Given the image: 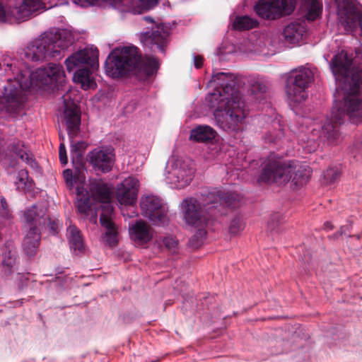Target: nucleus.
Segmentation results:
<instances>
[{
  "mask_svg": "<svg viewBox=\"0 0 362 362\" xmlns=\"http://www.w3.org/2000/svg\"><path fill=\"white\" fill-rule=\"evenodd\" d=\"M302 9L308 21H315L322 12V4L317 0H304Z\"/></svg>",
  "mask_w": 362,
  "mask_h": 362,
  "instance_id": "28",
  "label": "nucleus"
},
{
  "mask_svg": "<svg viewBox=\"0 0 362 362\" xmlns=\"http://www.w3.org/2000/svg\"><path fill=\"white\" fill-rule=\"evenodd\" d=\"M216 132L208 125H199L190 132L189 139L197 142H208L216 136Z\"/></svg>",
  "mask_w": 362,
  "mask_h": 362,
  "instance_id": "23",
  "label": "nucleus"
},
{
  "mask_svg": "<svg viewBox=\"0 0 362 362\" xmlns=\"http://www.w3.org/2000/svg\"><path fill=\"white\" fill-rule=\"evenodd\" d=\"M29 80L21 74V78L9 79L4 86L0 97V114L16 115L23 103V92L30 88H41L53 83L62 84L65 73L61 65L50 63L48 67L39 68L29 75Z\"/></svg>",
  "mask_w": 362,
  "mask_h": 362,
  "instance_id": "3",
  "label": "nucleus"
},
{
  "mask_svg": "<svg viewBox=\"0 0 362 362\" xmlns=\"http://www.w3.org/2000/svg\"><path fill=\"white\" fill-rule=\"evenodd\" d=\"M77 201H76V207L78 211L83 215L84 216H87L89 215L90 211H92V201L90 196L86 194H83L80 192L79 188H77Z\"/></svg>",
  "mask_w": 362,
  "mask_h": 362,
  "instance_id": "29",
  "label": "nucleus"
},
{
  "mask_svg": "<svg viewBox=\"0 0 362 362\" xmlns=\"http://www.w3.org/2000/svg\"><path fill=\"white\" fill-rule=\"evenodd\" d=\"M305 33V28L302 24L291 23L284 28V35L288 42L297 43L302 39Z\"/></svg>",
  "mask_w": 362,
  "mask_h": 362,
  "instance_id": "24",
  "label": "nucleus"
},
{
  "mask_svg": "<svg viewBox=\"0 0 362 362\" xmlns=\"http://www.w3.org/2000/svg\"><path fill=\"white\" fill-rule=\"evenodd\" d=\"M333 228H334V226L329 221H326L324 223V228L326 229V230H332V229H333Z\"/></svg>",
  "mask_w": 362,
  "mask_h": 362,
  "instance_id": "48",
  "label": "nucleus"
},
{
  "mask_svg": "<svg viewBox=\"0 0 362 362\" xmlns=\"http://www.w3.org/2000/svg\"><path fill=\"white\" fill-rule=\"evenodd\" d=\"M350 153L356 158L357 155L362 154V137L356 140L349 148Z\"/></svg>",
  "mask_w": 362,
  "mask_h": 362,
  "instance_id": "40",
  "label": "nucleus"
},
{
  "mask_svg": "<svg viewBox=\"0 0 362 362\" xmlns=\"http://www.w3.org/2000/svg\"><path fill=\"white\" fill-rule=\"evenodd\" d=\"M296 0H261L255 6L257 14L262 18L274 20L290 15L294 11Z\"/></svg>",
  "mask_w": 362,
  "mask_h": 362,
  "instance_id": "13",
  "label": "nucleus"
},
{
  "mask_svg": "<svg viewBox=\"0 0 362 362\" xmlns=\"http://www.w3.org/2000/svg\"><path fill=\"white\" fill-rule=\"evenodd\" d=\"M163 243L166 250L170 254H175L177 252V240L173 236H166L163 239Z\"/></svg>",
  "mask_w": 362,
  "mask_h": 362,
  "instance_id": "37",
  "label": "nucleus"
},
{
  "mask_svg": "<svg viewBox=\"0 0 362 362\" xmlns=\"http://www.w3.org/2000/svg\"><path fill=\"white\" fill-rule=\"evenodd\" d=\"M245 227L243 217L240 215H235L231 220L229 226V233L233 235H237L240 231L243 230Z\"/></svg>",
  "mask_w": 362,
  "mask_h": 362,
  "instance_id": "34",
  "label": "nucleus"
},
{
  "mask_svg": "<svg viewBox=\"0 0 362 362\" xmlns=\"http://www.w3.org/2000/svg\"><path fill=\"white\" fill-rule=\"evenodd\" d=\"M75 91L69 90L63 96L64 105V119L67 133L71 141V155L72 163L76 168L83 169V155L88 144L85 141L74 142V138L78 134L81 126V111L72 99Z\"/></svg>",
  "mask_w": 362,
  "mask_h": 362,
  "instance_id": "7",
  "label": "nucleus"
},
{
  "mask_svg": "<svg viewBox=\"0 0 362 362\" xmlns=\"http://www.w3.org/2000/svg\"><path fill=\"white\" fill-rule=\"evenodd\" d=\"M310 177V169L305 166L295 161L286 162L270 157L264 163L258 182L281 185L291 180L296 185H302L308 181Z\"/></svg>",
  "mask_w": 362,
  "mask_h": 362,
  "instance_id": "5",
  "label": "nucleus"
},
{
  "mask_svg": "<svg viewBox=\"0 0 362 362\" xmlns=\"http://www.w3.org/2000/svg\"><path fill=\"white\" fill-rule=\"evenodd\" d=\"M65 64L69 72L82 64H87L94 70L98 67V51L96 48L79 50L68 57Z\"/></svg>",
  "mask_w": 362,
  "mask_h": 362,
  "instance_id": "18",
  "label": "nucleus"
},
{
  "mask_svg": "<svg viewBox=\"0 0 362 362\" xmlns=\"http://www.w3.org/2000/svg\"><path fill=\"white\" fill-rule=\"evenodd\" d=\"M90 219H91V221H92L93 223H96V221H97V216H96V214H95L94 216H91V218H90Z\"/></svg>",
  "mask_w": 362,
  "mask_h": 362,
  "instance_id": "52",
  "label": "nucleus"
},
{
  "mask_svg": "<svg viewBox=\"0 0 362 362\" xmlns=\"http://www.w3.org/2000/svg\"><path fill=\"white\" fill-rule=\"evenodd\" d=\"M141 214L153 225L163 226L168 223V207L163 199L155 195H146L141 198Z\"/></svg>",
  "mask_w": 362,
  "mask_h": 362,
  "instance_id": "12",
  "label": "nucleus"
},
{
  "mask_svg": "<svg viewBox=\"0 0 362 362\" xmlns=\"http://www.w3.org/2000/svg\"><path fill=\"white\" fill-rule=\"evenodd\" d=\"M129 234L134 242L139 245L148 243L153 238L151 227L144 221H137L129 228Z\"/></svg>",
  "mask_w": 362,
  "mask_h": 362,
  "instance_id": "21",
  "label": "nucleus"
},
{
  "mask_svg": "<svg viewBox=\"0 0 362 362\" xmlns=\"http://www.w3.org/2000/svg\"><path fill=\"white\" fill-rule=\"evenodd\" d=\"M13 151L16 155L17 157L20 158L23 161H25L28 163H32L33 159L30 158L27 152L24 150L19 148V145L18 146H15L13 148Z\"/></svg>",
  "mask_w": 362,
  "mask_h": 362,
  "instance_id": "39",
  "label": "nucleus"
},
{
  "mask_svg": "<svg viewBox=\"0 0 362 362\" xmlns=\"http://www.w3.org/2000/svg\"><path fill=\"white\" fill-rule=\"evenodd\" d=\"M314 81L312 69L300 66L292 70L287 80L286 93L291 100L301 103L308 98L306 89Z\"/></svg>",
  "mask_w": 362,
  "mask_h": 362,
  "instance_id": "11",
  "label": "nucleus"
},
{
  "mask_svg": "<svg viewBox=\"0 0 362 362\" xmlns=\"http://www.w3.org/2000/svg\"><path fill=\"white\" fill-rule=\"evenodd\" d=\"M92 199L98 202L97 208L101 210L100 223L103 228L102 240L111 247L118 243V228L112 220L113 206L111 202L112 192L106 184L97 183L91 187Z\"/></svg>",
  "mask_w": 362,
  "mask_h": 362,
  "instance_id": "8",
  "label": "nucleus"
},
{
  "mask_svg": "<svg viewBox=\"0 0 362 362\" xmlns=\"http://www.w3.org/2000/svg\"><path fill=\"white\" fill-rule=\"evenodd\" d=\"M138 191V180L129 177L117 186L116 190L117 201L122 205H134L137 199Z\"/></svg>",
  "mask_w": 362,
  "mask_h": 362,
  "instance_id": "19",
  "label": "nucleus"
},
{
  "mask_svg": "<svg viewBox=\"0 0 362 362\" xmlns=\"http://www.w3.org/2000/svg\"><path fill=\"white\" fill-rule=\"evenodd\" d=\"M40 240V232L38 227H30L23 240V249L28 256L35 255Z\"/></svg>",
  "mask_w": 362,
  "mask_h": 362,
  "instance_id": "22",
  "label": "nucleus"
},
{
  "mask_svg": "<svg viewBox=\"0 0 362 362\" xmlns=\"http://www.w3.org/2000/svg\"><path fill=\"white\" fill-rule=\"evenodd\" d=\"M216 88L208 96L211 107H216L214 115L216 124L229 134H235L243 128L247 110L242 95L235 88V77L219 72L213 75Z\"/></svg>",
  "mask_w": 362,
  "mask_h": 362,
  "instance_id": "2",
  "label": "nucleus"
},
{
  "mask_svg": "<svg viewBox=\"0 0 362 362\" xmlns=\"http://www.w3.org/2000/svg\"><path fill=\"white\" fill-rule=\"evenodd\" d=\"M258 23L256 20L247 16L237 17L233 23V27L238 30H250L255 28Z\"/></svg>",
  "mask_w": 362,
  "mask_h": 362,
  "instance_id": "31",
  "label": "nucleus"
},
{
  "mask_svg": "<svg viewBox=\"0 0 362 362\" xmlns=\"http://www.w3.org/2000/svg\"><path fill=\"white\" fill-rule=\"evenodd\" d=\"M198 230L195 234L189 239V245L192 248L197 249L199 247L206 236V230L205 228H197Z\"/></svg>",
  "mask_w": 362,
  "mask_h": 362,
  "instance_id": "32",
  "label": "nucleus"
},
{
  "mask_svg": "<svg viewBox=\"0 0 362 362\" xmlns=\"http://www.w3.org/2000/svg\"><path fill=\"white\" fill-rule=\"evenodd\" d=\"M2 66H6L7 68H11V64H5V63H4L2 64L1 62H0V70L2 69Z\"/></svg>",
  "mask_w": 362,
  "mask_h": 362,
  "instance_id": "50",
  "label": "nucleus"
},
{
  "mask_svg": "<svg viewBox=\"0 0 362 362\" xmlns=\"http://www.w3.org/2000/svg\"><path fill=\"white\" fill-rule=\"evenodd\" d=\"M47 209L43 207L39 208L33 205L31 208L26 210L24 213V217L28 223H30V227L41 226L42 221L45 218Z\"/></svg>",
  "mask_w": 362,
  "mask_h": 362,
  "instance_id": "26",
  "label": "nucleus"
},
{
  "mask_svg": "<svg viewBox=\"0 0 362 362\" xmlns=\"http://www.w3.org/2000/svg\"><path fill=\"white\" fill-rule=\"evenodd\" d=\"M19 181L23 184H25V181L28 179V171L26 170H21L18 172Z\"/></svg>",
  "mask_w": 362,
  "mask_h": 362,
  "instance_id": "45",
  "label": "nucleus"
},
{
  "mask_svg": "<svg viewBox=\"0 0 362 362\" xmlns=\"http://www.w3.org/2000/svg\"><path fill=\"white\" fill-rule=\"evenodd\" d=\"M1 206L3 209H6L7 208V204H6V201L5 199V198H1Z\"/></svg>",
  "mask_w": 362,
  "mask_h": 362,
  "instance_id": "49",
  "label": "nucleus"
},
{
  "mask_svg": "<svg viewBox=\"0 0 362 362\" xmlns=\"http://www.w3.org/2000/svg\"><path fill=\"white\" fill-rule=\"evenodd\" d=\"M115 157L114 148L112 146H102L88 152L86 158L93 169L105 173L112 170Z\"/></svg>",
  "mask_w": 362,
  "mask_h": 362,
  "instance_id": "17",
  "label": "nucleus"
},
{
  "mask_svg": "<svg viewBox=\"0 0 362 362\" xmlns=\"http://www.w3.org/2000/svg\"><path fill=\"white\" fill-rule=\"evenodd\" d=\"M45 9L42 0H0V22L19 23Z\"/></svg>",
  "mask_w": 362,
  "mask_h": 362,
  "instance_id": "9",
  "label": "nucleus"
},
{
  "mask_svg": "<svg viewBox=\"0 0 362 362\" xmlns=\"http://www.w3.org/2000/svg\"><path fill=\"white\" fill-rule=\"evenodd\" d=\"M42 226H47L49 233L52 234H57L59 231V221L57 219H52L48 215L45 214V218L42 219Z\"/></svg>",
  "mask_w": 362,
  "mask_h": 362,
  "instance_id": "36",
  "label": "nucleus"
},
{
  "mask_svg": "<svg viewBox=\"0 0 362 362\" xmlns=\"http://www.w3.org/2000/svg\"><path fill=\"white\" fill-rule=\"evenodd\" d=\"M63 175L67 186L69 187H72L74 180V176L73 175L71 170L66 169L64 170Z\"/></svg>",
  "mask_w": 362,
  "mask_h": 362,
  "instance_id": "42",
  "label": "nucleus"
},
{
  "mask_svg": "<svg viewBox=\"0 0 362 362\" xmlns=\"http://www.w3.org/2000/svg\"><path fill=\"white\" fill-rule=\"evenodd\" d=\"M73 78L76 83L81 84V88L84 90L93 88L96 86L89 69H79L74 73Z\"/></svg>",
  "mask_w": 362,
  "mask_h": 362,
  "instance_id": "25",
  "label": "nucleus"
},
{
  "mask_svg": "<svg viewBox=\"0 0 362 362\" xmlns=\"http://www.w3.org/2000/svg\"><path fill=\"white\" fill-rule=\"evenodd\" d=\"M357 239H360L361 238V235H354Z\"/></svg>",
  "mask_w": 362,
  "mask_h": 362,
  "instance_id": "53",
  "label": "nucleus"
},
{
  "mask_svg": "<svg viewBox=\"0 0 362 362\" xmlns=\"http://www.w3.org/2000/svg\"><path fill=\"white\" fill-rule=\"evenodd\" d=\"M202 196V205L192 197L187 198L182 202L185 221L195 228H206L210 221L217 216V206L214 204H206V194Z\"/></svg>",
  "mask_w": 362,
  "mask_h": 362,
  "instance_id": "10",
  "label": "nucleus"
},
{
  "mask_svg": "<svg viewBox=\"0 0 362 362\" xmlns=\"http://www.w3.org/2000/svg\"><path fill=\"white\" fill-rule=\"evenodd\" d=\"M169 35L168 27L160 23L141 33L140 40L151 52L165 54L169 42Z\"/></svg>",
  "mask_w": 362,
  "mask_h": 362,
  "instance_id": "15",
  "label": "nucleus"
},
{
  "mask_svg": "<svg viewBox=\"0 0 362 362\" xmlns=\"http://www.w3.org/2000/svg\"><path fill=\"white\" fill-rule=\"evenodd\" d=\"M351 228V223H350L349 225H345V226H341L340 228V230L334 234V237L337 238L339 235L346 234V233L347 231L350 230Z\"/></svg>",
  "mask_w": 362,
  "mask_h": 362,
  "instance_id": "44",
  "label": "nucleus"
},
{
  "mask_svg": "<svg viewBox=\"0 0 362 362\" xmlns=\"http://www.w3.org/2000/svg\"><path fill=\"white\" fill-rule=\"evenodd\" d=\"M352 59L344 51L336 54L330 63L337 88L343 93V100L334 103L331 115L322 128L321 136L330 144L339 139V127L346 116L353 123L362 117V67H352Z\"/></svg>",
  "mask_w": 362,
  "mask_h": 362,
  "instance_id": "1",
  "label": "nucleus"
},
{
  "mask_svg": "<svg viewBox=\"0 0 362 362\" xmlns=\"http://www.w3.org/2000/svg\"><path fill=\"white\" fill-rule=\"evenodd\" d=\"M59 160L62 165H66L68 162L66 147L64 143H61L59 148Z\"/></svg>",
  "mask_w": 362,
  "mask_h": 362,
  "instance_id": "41",
  "label": "nucleus"
},
{
  "mask_svg": "<svg viewBox=\"0 0 362 362\" xmlns=\"http://www.w3.org/2000/svg\"><path fill=\"white\" fill-rule=\"evenodd\" d=\"M105 68L112 78L132 74L145 81L156 71L158 62L153 57H142L139 48L131 45L115 49L107 57Z\"/></svg>",
  "mask_w": 362,
  "mask_h": 362,
  "instance_id": "4",
  "label": "nucleus"
},
{
  "mask_svg": "<svg viewBox=\"0 0 362 362\" xmlns=\"http://www.w3.org/2000/svg\"><path fill=\"white\" fill-rule=\"evenodd\" d=\"M240 196L235 192H224L221 191L209 192L206 194V203L217 206V214L220 212L219 207L225 204L227 206L236 208L240 203Z\"/></svg>",
  "mask_w": 362,
  "mask_h": 362,
  "instance_id": "20",
  "label": "nucleus"
},
{
  "mask_svg": "<svg viewBox=\"0 0 362 362\" xmlns=\"http://www.w3.org/2000/svg\"><path fill=\"white\" fill-rule=\"evenodd\" d=\"M67 235L71 244V247L74 250H82L83 243L80 231L74 226H70L67 229Z\"/></svg>",
  "mask_w": 362,
  "mask_h": 362,
  "instance_id": "30",
  "label": "nucleus"
},
{
  "mask_svg": "<svg viewBox=\"0 0 362 362\" xmlns=\"http://www.w3.org/2000/svg\"><path fill=\"white\" fill-rule=\"evenodd\" d=\"M193 174V163L190 160L173 158L167 179L175 187L182 189L189 185Z\"/></svg>",
  "mask_w": 362,
  "mask_h": 362,
  "instance_id": "14",
  "label": "nucleus"
},
{
  "mask_svg": "<svg viewBox=\"0 0 362 362\" xmlns=\"http://www.w3.org/2000/svg\"><path fill=\"white\" fill-rule=\"evenodd\" d=\"M144 20L145 21H146L147 23H151V27L155 26V25H157V24H156V23H154V21H153V18H152L151 17H150V16H145V17L144 18Z\"/></svg>",
  "mask_w": 362,
  "mask_h": 362,
  "instance_id": "47",
  "label": "nucleus"
},
{
  "mask_svg": "<svg viewBox=\"0 0 362 362\" xmlns=\"http://www.w3.org/2000/svg\"><path fill=\"white\" fill-rule=\"evenodd\" d=\"M194 66L197 69H199L203 64V57L200 55L195 56L194 57Z\"/></svg>",
  "mask_w": 362,
  "mask_h": 362,
  "instance_id": "46",
  "label": "nucleus"
},
{
  "mask_svg": "<svg viewBox=\"0 0 362 362\" xmlns=\"http://www.w3.org/2000/svg\"><path fill=\"white\" fill-rule=\"evenodd\" d=\"M337 14L340 23L349 32L360 28L362 34V11L358 10L351 0H341L337 3Z\"/></svg>",
  "mask_w": 362,
  "mask_h": 362,
  "instance_id": "16",
  "label": "nucleus"
},
{
  "mask_svg": "<svg viewBox=\"0 0 362 362\" xmlns=\"http://www.w3.org/2000/svg\"><path fill=\"white\" fill-rule=\"evenodd\" d=\"M139 1L144 4H150L153 1H156V0H139Z\"/></svg>",
  "mask_w": 362,
  "mask_h": 362,
  "instance_id": "51",
  "label": "nucleus"
},
{
  "mask_svg": "<svg viewBox=\"0 0 362 362\" xmlns=\"http://www.w3.org/2000/svg\"><path fill=\"white\" fill-rule=\"evenodd\" d=\"M266 86L259 81H253L250 84V91L256 100H261L266 91Z\"/></svg>",
  "mask_w": 362,
  "mask_h": 362,
  "instance_id": "33",
  "label": "nucleus"
},
{
  "mask_svg": "<svg viewBox=\"0 0 362 362\" xmlns=\"http://www.w3.org/2000/svg\"><path fill=\"white\" fill-rule=\"evenodd\" d=\"M72 43L73 36L66 30L46 32L29 43L25 50V57L33 62L58 57L61 51L66 49Z\"/></svg>",
  "mask_w": 362,
  "mask_h": 362,
  "instance_id": "6",
  "label": "nucleus"
},
{
  "mask_svg": "<svg viewBox=\"0 0 362 362\" xmlns=\"http://www.w3.org/2000/svg\"><path fill=\"white\" fill-rule=\"evenodd\" d=\"M339 172L337 168H332L327 170L324 173V179L326 184H332L339 177Z\"/></svg>",
  "mask_w": 362,
  "mask_h": 362,
  "instance_id": "38",
  "label": "nucleus"
},
{
  "mask_svg": "<svg viewBox=\"0 0 362 362\" xmlns=\"http://www.w3.org/2000/svg\"><path fill=\"white\" fill-rule=\"evenodd\" d=\"M74 4L81 7H88L94 5L99 1L106 2L112 6L121 10L122 11H127L129 10V4L130 0H71Z\"/></svg>",
  "mask_w": 362,
  "mask_h": 362,
  "instance_id": "27",
  "label": "nucleus"
},
{
  "mask_svg": "<svg viewBox=\"0 0 362 362\" xmlns=\"http://www.w3.org/2000/svg\"><path fill=\"white\" fill-rule=\"evenodd\" d=\"M279 218V216L278 214H276L272 218V220L269 222L268 228L271 231L274 230L275 228L278 226Z\"/></svg>",
  "mask_w": 362,
  "mask_h": 362,
  "instance_id": "43",
  "label": "nucleus"
},
{
  "mask_svg": "<svg viewBox=\"0 0 362 362\" xmlns=\"http://www.w3.org/2000/svg\"><path fill=\"white\" fill-rule=\"evenodd\" d=\"M16 251L12 250H6L3 255V264L8 269V274L11 272L12 267L16 262Z\"/></svg>",
  "mask_w": 362,
  "mask_h": 362,
  "instance_id": "35",
  "label": "nucleus"
}]
</instances>
